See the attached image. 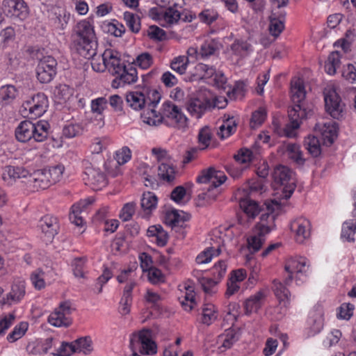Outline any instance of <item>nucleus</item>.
<instances>
[{"label": "nucleus", "instance_id": "obj_1", "mask_svg": "<svg viewBox=\"0 0 356 356\" xmlns=\"http://www.w3.org/2000/svg\"><path fill=\"white\" fill-rule=\"evenodd\" d=\"M266 212L260 216V221L257 222L253 229L254 234L248 238V248L251 254L258 252L266 241V235L273 230L275 227L276 216L273 215V206L280 207L278 201L273 200L270 202L265 203Z\"/></svg>", "mask_w": 356, "mask_h": 356}, {"label": "nucleus", "instance_id": "obj_2", "mask_svg": "<svg viewBox=\"0 0 356 356\" xmlns=\"http://www.w3.org/2000/svg\"><path fill=\"white\" fill-rule=\"evenodd\" d=\"M73 36L77 52L87 59L94 58L97 53L98 43L91 24H76Z\"/></svg>", "mask_w": 356, "mask_h": 356}, {"label": "nucleus", "instance_id": "obj_3", "mask_svg": "<svg viewBox=\"0 0 356 356\" xmlns=\"http://www.w3.org/2000/svg\"><path fill=\"white\" fill-rule=\"evenodd\" d=\"M164 118L173 120L179 128L187 127V118L181 109L170 101H166L163 104L161 112L157 113L154 109H150L147 113L143 112L141 114L143 122L151 126L161 124L163 122Z\"/></svg>", "mask_w": 356, "mask_h": 356}, {"label": "nucleus", "instance_id": "obj_4", "mask_svg": "<svg viewBox=\"0 0 356 356\" xmlns=\"http://www.w3.org/2000/svg\"><path fill=\"white\" fill-rule=\"evenodd\" d=\"M227 99H220L207 89L200 90L195 97L190 98L186 103L188 111L197 118H201L207 110L218 107L223 108L227 105Z\"/></svg>", "mask_w": 356, "mask_h": 356}, {"label": "nucleus", "instance_id": "obj_5", "mask_svg": "<svg viewBox=\"0 0 356 356\" xmlns=\"http://www.w3.org/2000/svg\"><path fill=\"white\" fill-rule=\"evenodd\" d=\"M291 171L284 165L277 166L273 172L272 177L275 185L280 186L282 188L281 197L288 200L295 191L296 181L291 177Z\"/></svg>", "mask_w": 356, "mask_h": 356}, {"label": "nucleus", "instance_id": "obj_6", "mask_svg": "<svg viewBox=\"0 0 356 356\" xmlns=\"http://www.w3.org/2000/svg\"><path fill=\"white\" fill-rule=\"evenodd\" d=\"M149 16L152 20H164L165 22H178L179 19L191 22L193 19L188 12L181 13L175 7L152 8L149 11Z\"/></svg>", "mask_w": 356, "mask_h": 356}, {"label": "nucleus", "instance_id": "obj_7", "mask_svg": "<svg viewBox=\"0 0 356 356\" xmlns=\"http://www.w3.org/2000/svg\"><path fill=\"white\" fill-rule=\"evenodd\" d=\"M56 67L57 61L54 57L47 56L41 58L36 68L38 81L42 83L51 82L56 74Z\"/></svg>", "mask_w": 356, "mask_h": 356}, {"label": "nucleus", "instance_id": "obj_8", "mask_svg": "<svg viewBox=\"0 0 356 356\" xmlns=\"http://www.w3.org/2000/svg\"><path fill=\"white\" fill-rule=\"evenodd\" d=\"M2 6L5 15L14 19L23 21L29 15V7L24 0H3Z\"/></svg>", "mask_w": 356, "mask_h": 356}, {"label": "nucleus", "instance_id": "obj_9", "mask_svg": "<svg viewBox=\"0 0 356 356\" xmlns=\"http://www.w3.org/2000/svg\"><path fill=\"white\" fill-rule=\"evenodd\" d=\"M86 184L90 186L94 190H99L107 184L106 175L99 168L94 167L91 163L86 166L84 171Z\"/></svg>", "mask_w": 356, "mask_h": 356}, {"label": "nucleus", "instance_id": "obj_10", "mask_svg": "<svg viewBox=\"0 0 356 356\" xmlns=\"http://www.w3.org/2000/svg\"><path fill=\"white\" fill-rule=\"evenodd\" d=\"M48 100L44 93H38L33 96L30 100L26 101L22 107L25 110H29V113L33 117H40L45 111L47 107Z\"/></svg>", "mask_w": 356, "mask_h": 356}, {"label": "nucleus", "instance_id": "obj_11", "mask_svg": "<svg viewBox=\"0 0 356 356\" xmlns=\"http://www.w3.org/2000/svg\"><path fill=\"white\" fill-rule=\"evenodd\" d=\"M325 106L326 111L335 119L343 117V104L339 95L334 91H330L325 95Z\"/></svg>", "mask_w": 356, "mask_h": 356}, {"label": "nucleus", "instance_id": "obj_12", "mask_svg": "<svg viewBox=\"0 0 356 356\" xmlns=\"http://www.w3.org/2000/svg\"><path fill=\"white\" fill-rule=\"evenodd\" d=\"M289 118L292 129H297L300 127L299 120L311 117L314 114L313 106H305L303 104H296L288 111Z\"/></svg>", "mask_w": 356, "mask_h": 356}, {"label": "nucleus", "instance_id": "obj_13", "mask_svg": "<svg viewBox=\"0 0 356 356\" xmlns=\"http://www.w3.org/2000/svg\"><path fill=\"white\" fill-rule=\"evenodd\" d=\"M227 177L221 171L216 170L214 168L210 167L208 169L203 170L201 174L197 177V182L200 184L211 183L213 188H218L222 184Z\"/></svg>", "mask_w": 356, "mask_h": 356}, {"label": "nucleus", "instance_id": "obj_14", "mask_svg": "<svg viewBox=\"0 0 356 356\" xmlns=\"http://www.w3.org/2000/svg\"><path fill=\"white\" fill-rule=\"evenodd\" d=\"M40 222L42 232L45 237V242L47 243H51L55 235L58 233L59 225L57 218L47 215L41 218Z\"/></svg>", "mask_w": 356, "mask_h": 356}, {"label": "nucleus", "instance_id": "obj_15", "mask_svg": "<svg viewBox=\"0 0 356 356\" xmlns=\"http://www.w3.org/2000/svg\"><path fill=\"white\" fill-rule=\"evenodd\" d=\"M26 184L35 190H44L47 188L51 183L45 169H42L35 171L33 174H29Z\"/></svg>", "mask_w": 356, "mask_h": 356}, {"label": "nucleus", "instance_id": "obj_16", "mask_svg": "<svg viewBox=\"0 0 356 356\" xmlns=\"http://www.w3.org/2000/svg\"><path fill=\"white\" fill-rule=\"evenodd\" d=\"M95 202L93 197H89L88 198L81 200L77 203L72 205L71 212L69 215L70 220L72 223L76 226H82L83 220L79 214L87 208L88 206L92 204Z\"/></svg>", "mask_w": 356, "mask_h": 356}, {"label": "nucleus", "instance_id": "obj_17", "mask_svg": "<svg viewBox=\"0 0 356 356\" xmlns=\"http://www.w3.org/2000/svg\"><path fill=\"white\" fill-rule=\"evenodd\" d=\"M102 57L104 68L110 65L113 69V74L120 75L122 71L126 70V65L121 64L120 58L115 55L112 49H106L102 54Z\"/></svg>", "mask_w": 356, "mask_h": 356}, {"label": "nucleus", "instance_id": "obj_18", "mask_svg": "<svg viewBox=\"0 0 356 356\" xmlns=\"http://www.w3.org/2000/svg\"><path fill=\"white\" fill-rule=\"evenodd\" d=\"M34 123L29 120H24L19 123L15 129V137L22 143L30 140L34 136Z\"/></svg>", "mask_w": 356, "mask_h": 356}, {"label": "nucleus", "instance_id": "obj_19", "mask_svg": "<svg viewBox=\"0 0 356 356\" xmlns=\"http://www.w3.org/2000/svg\"><path fill=\"white\" fill-rule=\"evenodd\" d=\"M29 172L22 167L6 166L2 174V178L4 181H8V184H13L17 179L27 178Z\"/></svg>", "mask_w": 356, "mask_h": 356}, {"label": "nucleus", "instance_id": "obj_20", "mask_svg": "<svg viewBox=\"0 0 356 356\" xmlns=\"http://www.w3.org/2000/svg\"><path fill=\"white\" fill-rule=\"evenodd\" d=\"M25 295V282L24 281H15L11 287V291L7 294L6 298H3L2 305H11L10 301L18 302Z\"/></svg>", "mask_w": 356, "mask_h": 356}, {"label": "nucleus", "instance_id": "obj_21", "mask_svg": "<svg viewBox=\"0 0 356 356\" xmlns=\"http://www.w3.org/2000/svg\"><path fill=\"white\" fill-rule=\"evenodd\" d=\"M319 126L320 124L318 123L316 124L315 129L318 128L321 131L322 136L324 139V143L327 145H331L337 137V124L334 122H325L323 124L322 129L319 128Z\"/></svg>", "mask_w": 356, "mask_h": 356}, {"label": "nucleus", "instance_id": "obj_22", "mask_svg": "<svg viewBox=\"0 0 356 356\" xmlns=\"http://www.w3.org/2000/svg\"><path fill=\"white\" fill-rule=\"evenodd\" d=\"M239 205L244 213L252 219H254L260 212L264 210L257 202L248 198L242 199Z\"/></svg>", "mask_w": 356, "mask_h": 356}, {"label": "nucleus", "instance_id": "obj_23", "mask_svg": "<svg viewBox=\"0 0 356 356\" xmlns=\"http://www.w3.org/2000/svg\"><path fill=\"white\" fill-rule=\"evenodd\" d=\"M126 101L134 110H140L146 107L147 99L144 92H131L127 95Z\"/></svg>", "mask_w": 356, "mask_h": 356}, {"label": "nucleus", "instance_id": "obj_24", "mask_svg": "<svg viewBox=\"0 0 356 356\" xmlns=\"http://www.w3.org/2000/svg\"><path fill=\"white\" fill-rule=\"evenodd\" d=\"M264 297V293L260 291L247 299L244 304L245 314L249 315L252 312H257L261 308Z\"/></svg>", "mask_w": 356, "mask_h": 356}, {"label": "nucleus", "instance_id": "obj_25", "mask_svg": "<svg viewBox=\"0 0 356 356\" xmlns=\"http://www.w3.org/2000/svg\"><path fill=\"white\" fill-rule=\"evenodd\" d=\"M66 314L60 312L58 309L51 313L49 318L48 322L54 327H69L72 323V318L67 316Z\"/></svg>", "mask_w": 356, "mask_h": 356}, {"label": "nucleus", "instance_id": "obj_26", "mask_svg": "<svg viewBox=\"0 0 356 356\" xmlns=\"http://www.w3.org/2000/svg\"><path fill=\"white\" fill-rule=\"evenodd\" d=\"M158 198L152 192H145L140 200V206L143 210L147 213L155 209L157 205Z\"/></svg>", "mask_w": 356, "mask_h": 356}, {"label": "nucleus", "instance_id": "obj_27", "mask_svg": "<svg viewBox=\"0 0 356 356\" xmlns=\"http://www.w3.org/2000/svg\"><path fill=\"white\" fill-rule=\"evenodd\" d=\"M291 93H292V101L294 105L296 104H302V102L306 97V92L302 81L300 80L291 82Z\"/></svg>", "mask_w": 356, "mask_h": 356}, {"label": "nucleus", "instance_id": "obj_28", "mask_svg": "<svg viewBox=\"0 0 356 356\" xmlns=\"http://www.w3.org/2000/svg\"><path fill=\"white\" fill-rule=\"evenodd\" d=\"M304 145L313 157H317L321 154L320 141L316 136H308L305 139Z\"/></svg>", "mask_w": 356, "mask_h": 356}, {"label": "nucleus", "instance_id": "obj_29", "mask_svg": "<svg viewBox=\"0 0 356 356\" xmlns=\"http://www.w3.org/2000/svg\"><path fill=\"white\" fill-rule=\"evenodd\" d=\"M222 45L216 40L206 41L200 48V55L202 58H207L214 55L217 51H219Z\"/></svg>", "mask_w": 356, "mask_h": 356}, {"label": "nucleus", "instance_id": "obj_30", "mask_svg": "<svg viewBox=\"0 0 356 356\" xmlns=\"http://www.w3.org/2000/svg\"><path fill=\"white\" fill-rule=\"evenodd\" d=\"M158 175L163 180L170 183L175 178V169L172 165L162 163L158 168Z\"/></svg>", "mask_w": 356, "mask_h": 356}, {"label": "nucleus", "instance_id": "obj_31", "mask_svg": "<svg viewBox=\"0 0 356 356\" xmlns=\"http://www.w3.org/2000/svg\"><path fill=\"white\" fill-rule=\"evenodd\" d=\"M17 90L13 85H6L0 88V98L4 104L11 103L17 97Z\"/></svg>", "mask_w": 356, "mask_h": 356}, {"label": "nucleus", "instance_id": "obj_32", "mask_svg": "<svg viewBox=\"0 0 356 356\" xmlns=\"http://www.w3.org/2000/svg\"><path fill=\"white\" fill-rule=\"evenodd\" d=\"M165 222L169 225L172 229L184 228L181 219V213L176 209L168 211L165 213Z\"/></svg>", "mask_w": 356, "mask_h": 356}, {"label": "nucleus", "instance_id": "obj_33", "mask_svg": "<svg viewBox=\"0 0 356 356\" xmlns=\"http://www.w3.org/2000/svg\"><path fill=\"white\" fill-rule=\"evenodd\" d=\"M147 99L146 106L147 107L145 113H147L150 109H154V108L159 102L161 95L156 89H147L143 91Z\"/></svg>", "mask_w": 356, "mask_h": 356}, {"label": "nucleus", "instance_id": "obj_34", "mask_svg": "<svg viewBox=\"0 0 356 356\" xmlns=\"http://www.w3.org/2000/svg\"><path fill=\"white\" fill-rule=\"evenodd\" d=\"M232 51L236 55L247 56L252 51V46L246 41L236 40L231 45Z\"/></svg>", "mask_w": 356, "mask_h": 356}, {"label": "nucleus", "instance_id": "obj_35", "mask_svg": "<svg viewBox=\"0 0 356 356\" xmlns=\"http://www.w3.org/2000/svg\"><path fill=\"white\" fill-rule=\"evenodd\" d=\"M137 70L135 67L129 65L126 66V70L122 71L119 76V81L124 83H132L137 80Z\"/></svg>", "mask_w": 356, "mask_h": 356}, {"label": "nucleus", "instance_id": "obj_36", "mask_svg": "<svg viewBox=\"0 0 356 356\" xmlns=\"http://www.w3.org/2000/svg\"><path fill=\"white\" fill-rule=\"evenodd\" d=\"M356 232V220L344 222L342 226L341 237L348 241H354L353 237Z\"/></svg>", "mask_w": 356, "mask_h": 356}, {"label": "nucleus", "instance_id": "obj_37", "mask_svg": "<svg viewBox=\"0 0 356 356\" xmlns=\"http://www.w3.org/2000/svg\"><path fill=\"white\" fill-rule=\"evenodd\" d=\"M64 169L65 168L62 165H57L55 166H51L49 169H45L51 185L56 183L60 180L63 173Z\"/></svg>", "mask_w": 356, "mask_h": 356}, {"label": "nucleus", "instance_id": "obj_38", "mask_svg": "<svg viewBox=\"0 0 356 356\" xmlns=\"http://www.w3.org/2000/svg\"><path fill=\"white\" fill-rule=\"evenodd\" d=\"M75 343L77 345L79 353L82 352L84 354L87 355L92 352V339L90 337L86 336L80 337L74 341Z\"/></svg>", "mask_w": 356, "mask_h": 356}, {"label": "nucleus", "instance_id": "obj_39", "mask_svg": "<svg viewBox=\"0 0 356 356\" xmlns=\"http://www.w3.org/2000/svg\"><path fill=\"white\" fill-rule=\"evenodd\" d=\"M28 326V323L21 322L19 325H16L13 330L8 335V340L13 342L21 338L27 330Z\"/></svg>", "mask_w": 356, "mask_h": 356}, {"label": "nucleus", "instance_id": "obj_40", "mask_svg": "<svg viewBox=\"0 0 356 356\" xmlns=\"http://www.w3.org/2000/svg\"><path fill=\"white\" fill-rule=\"evenodd\" d=\"M217 318V315L213 305H207L202 309V323L207 325H211L213 321Z\"/></svg>", "mask_w": 356, "mask_h": 356}, {"label": "nucleus", "instance_id": "obj_41", "mask_svg": "<svg viewBox=\"0 0 356 356\" xmlns=\"http://www.w3.org/2000/svg\"><path fill=\"white\" fill-rule=\"evenodd\" d=\"M102 29L104 32L115 37H121L126 30L123 24H104Z\"/></svg>", "mask_w": 356, "mask_h": 356}, {"label": "nucleus", "instance_id": "obj_42", "mask_svg": "<svg viewBox=\"0 0 356 356\" xmlns=\"http://www.w3.org/2000/svg\"><path fill=\"white\" fill-rule=\"evenodd\" d=\"M147 35L150 39L155 41H163L166 38L165 31L155 25L149 27Z\"/></svg>", "mask_w": 356, "mask_h": 356}, {"label": "nucleus", "instance_id": "obj_43", "mask_svg": "<svg viewBox=\"0 0 356 356\" xmlns=\"http://www.w3.org/2000/svg\"><path fill=\"white\" fill-rule=\"evenodd\" d=\"M186 60L187 58L184 56H179L172 61L170 67L172 70L178 72L179 74H184L187 67Z\"/></svg>", "mask_w": 356, "mask_h": 356}, {"label": "nucleus", "instance_id": "obj_44", "mask_svg": "<svg viewBox=\"0 0 356 356\" xmlns=\"http://www.w3.org/2000/svg\"><path fill=\"white\" fill-rule=\"evenodd\" d=\"M108 101L105 97H98L91 102V111L102 116L103 111L106 108Z\"/></svg>", "mask_w": 356, "mask_h": 356}, {"label": "nucleus", "instance_id": "obj_45", "mask_svg": "<svg viewBox=\"0 0 356 356\" xmlns=\"http://www.w3.org/2000/svg\"><path fill=\"white\" fill-rule=\"evenodd\" d=\"M112 276L113 274L111 271L108 268L105 267L103 273L97 279L95 286L97 289V293H101L102 292L104 285L112 277Z\"/></svg>", "mask_w": 356, "mask_h": 356}, {"label": "nucleus", "instance_id": "obj_46", "mask_svg": "<svg viewBox=\"0 0 356 356\" xmlns=\"http://www.w3.org/2000/svg\"><path fill=\"white\" fill-rule=\"evenodd\" d=\"M252 152L248 148H241L238 151V153L234 156L236 161L240 163H246L251 161Z\"/></svg>", "mask_w": 356, "mask_h": 356}, {"label": "nucleus", "instance_id": "obj_47", "mask_svg": "<svg viewBox=\"0 0 356 356\" xmlns=\"http://www.w3.org/2000/svg\"><path fill=\"white\" fill-rule=\"evenodd\" d=\"M86 260V259L84 257H76L73 260L72 266L73 267V273L75 277H84L83 269Z\"/></svg>", "mask_w": 356, "mask_h": 356}, {"label": "nucleus", "instance_id": "obj_48", "mask_svg": "<svg viewBox=\"0 0 356 356\" xmlns=\"http://www.w3.org/2000/svg\"><path fill=\"white\" fill-rule=\"evenodd\" d=\"M149 280L153 283L156 284L159 282H163L165 277L161 270L155 267L149 268L148 270Z\"/></svg>", "mask_w": 356, "mask_h": 356}, {"label": "nucleus", "instance_id": "obj_49", "mask_svg": "<svg viewBox=\"0 0 356 356\" xmlns=\"http://www.w3.org/2000/svg\"><path fill=\"white\" fill-rule=\"evenodd\" d=\"M136 63L142 69H147L152 64L153 58L149 53L144 52L137 56Z\"/></svg>", "mask_w": 356, "mask_h": 356}, {"label": "nucleus", "instance_id": "obj_50", "mask_svg": "<svg viewBox=\"0 0 356 356\" xmlns=\"http://www.w3.org/2000/svg\"><path fill=\"white\" fill-rule=\"evenodd\" d=\"M54 94L58 99L65 101L72 95V90L67 85H59L56 88Z\"/></svg>", "mask_w": 356, "mask_h": 356}, {"label": "nucleus", "instance_id": "obj_51", "mask_svg": "<svg viewBox=\"0 0 356 356\" xmlns=\"http://www.w3.org/2000/svg\"><path fill=\"white\" fill-rule=\"evenodd\" d=\"M44 273L41 270H37L31 274V280L37 289H42L44 287Z\"/></svg>", "mask_w": 356, "mask_h": 356}, {"label": "nucleus", "instance_id": "obj_52", "mask_svg": "<svg viewBox=\"0 0 356 356\" xmlns=\"http://www.w3.org/2000/svg\"><path fill=\"white\" fill-rule=\"evenodd\" d=\"M342 76L350 83H356V67L348 64L342 71Z\"/></svg>", "mask_w": 356, "mask_h": 356}, {"label": "nucleus", "instance_id": "obj_53", "mask_svg": "<svg viewBox=\"0 0 356 356\" xmlns=\"http://www.w3.org/2000/svg\"><path fill=\"white\" fill-rule=\"evenodd\" d=\"M354 305L350 303H343L339 307L338 317L342 319H349L353 314Z\"/></svg>", "mask_w": 356, "mask_h": 356}, {"label": "nucleus", "instance_id": "obj_54", "mask_svg": "<svg viewBox=\"0 0 356 356\" xmlns=\"http://www.w3.org/2000/svg\"><path fill=\"white\" fill-rule=\"evenodd\" d=\"M211 139V133L210 129L207 126L202 127L198 134L199 143L204 145L205 147H208Z\"/></svg>", "mask_w": 356, "mask_h": 356}, {"label": "nucleus", "instance_id": "obj_55", "mask_svg": "<svg viewBox=\"0 0 356 356\" xmlns=\"http://www.w3.org/2000/svg\"><path fill=\"white\" fill-rule=\"evenodd\" d=\"M131 150L127 147H123L120 152L115 154V159L120 165H123L130 160Z\"/></svg>", "mask_w": 356, "mask_h": 356}, {"label": "nucleus", "instance_id": "obj_56", "mask_svg": "<svg viewBox=\"0 0 356 356\" xmlns=\"http://www.w3.org/2000/svg\"><path fill=\"white\" fill-rule=\"evenodd\" d=\"M213 250V248H208L204 251L198 254L196 257L197 263L203 264L210 262L212 257L214 256V254L211 252Z\"/></svg>", "mask_w": 356, "mask_h": 356}, {"label": "nucleus", "instance_id": "obj_57", "mask_svg": "<svg viewBox=\"0 0 356 356\" xmlns=\"http://www.w3.org/2000/svg\"><path fill=\"white\" fill-rule=\"evenodd\" d=\"M81 128L77 124H69L64 126L63 135L66 138H73L79 134Z\"/></svg>", "mask_w": 356, "mask_h": 356}, {"label": "nucleus", "instance_id": "obj_58", "mask_svg": "<svg viewBox=\"0 0 356 356\" xmlns=\"http://www.w3.org/2000/svg\"><path fill=\"white\" fill-rule=\"evenodd\" d=\"M15 318V316L13 313H12L5 316L0 321V335L3 334L10 327V326L13 324Z\"/></svg>", "mask_w": 356, "mask_h": 356}, {"label": "nucleus", "instance_id": "obj_59", "mask_svg": "<svg viewBox=\"0 0 356 356\" xmlns=\"http://www.w3.org/2000/svg\"><path fill=\"white\" fill-rule=\"evenodd\" d=\"M223 118V122L225 124L227 129V136H229L235 132L237 124L234 120L233 116L224 115Z\"/></svg>", "mask_w": 356, "mask_h": 356}, {"label": "nucleus", "instance_id": "obj_60", "mask_svg": "<svg viewBox=\"0 0 356 356\" xmlns=\"http://www.w3.org/2000/svg\"><path fill=\"white\" fill-rule=\"evenodd\" d=\"M354 34L351 30H348L346 33V38L335 42V45L340 44L341 48L346 51L353 40Z\"/></svg>", "mask_w": 356, "mask_h": 356}, {"label": "nucleus", "instance_id": "obj_61", "mask_svg": "<svg viewBox=\"0 0 356 356\" xmlns=\"http://www.w3.org/2000/svg\"><path fill=\"white\" fill-rule=\"evenodd\" d=\"M245 85L243 81H237L231 91L227 92V95L232 98H236V96L244 95Z\"/></svg>", "mask_w": 356, "mask_h": 356}, {"label": "nucleus", "instance_id": "obj_62", "mask_svg": "<svg viewBox=\"0 0 356 356\" xmlns=\"http://www.w3.org/2000/svg\"><path fill=\"white\" fill-rule=\"evenodd\" d=\"M186 189L182 186H178L175 187L172 191L171 192L170 197L171 199L177 203H179L181 201L184 197L186 195Z\"/></svg>", "mask_w": 356, "mask_h": 356}, {"label": "nucleus", "instance_id": "obj_63", "mask_svg": "<svg viewBox=\"0 0 356 356\" xmlns=\"http://www.w3.org/2000/svg\"><path fill=\"white\" fill-rule=\"evenodd\" d=\"M199 283L201 284L202 289L207 293H210L212 287L215 286L218 281H215L211 278L201 277L198 279Z\"/></svg>", "mask_w": 356, "mask_h": 356}, {"label": "nucleus", "instance_id": "obj_64", "mask_svg": "<svg viewBox=\"0 0 356 356\" xmlns=\"http://www.w3.org/2000/svg\"><path fill=\"white\" fill-rule=\"evenodd\" d=\"M197 70L201 72H204L203 78L209 79L216 74V70L213 66H209L206 64L200 63L197 65Z\"/></svg>", "mask_w": 356, "mask_h": 356}]
</instances>
